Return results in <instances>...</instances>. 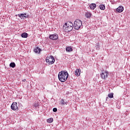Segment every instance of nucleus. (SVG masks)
<instances>
[{
    "label": "nucleus",
    "instance_id": "12",
    "mask_svg": "<svg viewBox=\"0 0 130 130\" xmlns=\"http://www.w3.org/2000/svg\"><path fill=\"white\" fill-rule=\"evenodd\" d=\"M117 11L118 12V13H121L123 11V7H119L117 9Z\"/></svg>",
    "mask_w": 130,
    "mask_h": 130
},
{
    "label": "nucleus",
    "instance_id": "7",
    "mask_svg": "<svg viewBox=\"0 0 130 130\" xmlns=\"http://www.w3.org/2000/svg\"><path fill=\"white\" fill-rule=\"evenodd\" d=\"M49 38L52 40H57L58 39V35L57 34L51 35L49 36Z\"/></svg>",
    "mask_w": 130,
    "mask_h": 130
},
{
    "label": "nucleus",
    "instance_id": "6",
    "mask_svg": "<svg viewBox=\"0 0 130 130\" xmlns=\"http://www.w3.org/2000/svg\"><path fill=\"white\" fill-rule=\"evenodd\" d=\"M11 109H12V110H14L16 111L19 110V108L18 107L17 102H13L11 105Z\"/></svg>",
    "mask_w": 130,
    "mask_h": 130
},
{
    "label": "nucleus",
    "instance_id": "15",
    "mask_svg": "<svg viewBox=\"0 0 130 130\" xmlns=\"http://www.w3.org/2000/svg\"><path fill=\"white\" fill-rule=\"evenodd\" d=\"M21 37L22 38H27L28 37V34L24 32L21 34Z\"/></svg>",
    "mask_w": 130,
    "mask_h": 130
},
{
    "label": "nucleus",
    "instance_id": "2",
    "mask_svg": "<svg viewBox=\"0 0 130 130\" xmlns=\"http://www.w3.org/2000/svg\"><path fill=\"white\" fill-rule=\"evenodd\" d=\"M63 29H65L66 32H70L73 29H74V24L71 21H68L64 23L63 27Z\"/></svg>",
    "mask_w": 130,
    "mask_h": 130
},
{
    "label": "nucleus",
    "instance_id": "20",
    "mask_svg": "<svg viewBox=\"0 0 130 130\" xmlns=\"http://www.w3.org/2000/svg\"><path fill=\"white\" fill-rule=\"evenodd\" d=\"M108 97H109V98H113V93H109Z\"/></svg>",
    "mask_w": 130,
    "mask_h": 130
},
{
    "label": "nucleus",
    "instance_id": "24",
    "mask_svg": "<svg viewBox=\"0 0 130 130\" xmlns=\"http://www.w3.org/2000/svg\"><path fill=\"white\" fill-rule=\"evenodd\" d=\"M108 98H107V99H106V100H107V99H108Z\"/></svg>",
    "mask_w": 130,
    "mask_h": 130
},
{
    "label": "nucleus",
    "instance_id": "19",
    "mask_svg": "<svg viewBox=\"0 0 130 130\" xmlns=\"http://www.w3.org/2000/svg\"><path fill=\"white\" fill-rule=\"evenodd\" d=\"M60 104H61V105H66V104H67V103H66L62 99L60 101Z\"/></svg>",
    "mask_w": 130,
    "mask_h": 130
},
{
    "label": "nucleus",
    "instance_id": "3",
    "mask_svg": "<svg viewBox=\"0 0 130 130\" xmlns=\"http://www.w3.org/2000/svg\"><path fill=\"white\" fill-rule=\"evenodd\" d=\"M82 22L79 19H77L75 21L74 23V27L75 30H79V29H82L83 28Z\"/></svg>",
    "mask_w": 130,
    "mask_h": 130
},
{
    "label": "nucleus",
    "instance_id": "18",
    "mask_svg": "<svg viewBox=\"0 0 130 130\" xmlns=\"http://www.w3.org/2000/svg\"><path fill=\"white\" fill-rule=\"evenodd\" d=\"M9 66L11 68H14L16 67V63L15 62H11Z\"/></svg>",
    "mask_w": 130,
    "mask_h": 130
},
{
    "label": "nucleus",
    "instance_id": "8",
    "mask_svg": "<svg viewBox=\"0 0 130 130\" xmlns=\"http://www.w3.org/2000/svg\"><path fill=\"white\" fill-rule=\"evenodd\" d=\"M18 16L20 18V19H26V18H28L26 13L18 14Z\"/></svg>",
    "mask_w": 130,
    "mask_h": 130
},
{
    "label": "nucleus",
    "instance_id": "4",
    "mask_svg": "<svg viewBox=\"0 0 130 130\" xmlns=\"http://www.w3.org/2000/svg\"><path fill=\"white\" fill-rule=\"evenodd\" d=\"M46 61L48 64H53V63H54V61H55V59L53 56L51 55L50 57L46 59Z\"/></svg>",
    "mask_w": 130,
    "mask_h": 130
},
{
    "label": "nucleus",
    "instance_id": "16",
    "mask_svg": "<svg viewBox=\"0 0 130 130\" xmlns=\"http://www.w3.org/2000/svg\"><path fill=\"white\" fill-rule=\"evenodd\" d=\"M47 122H48V123H51L52 122H53V118H50L47 119Z\"/></svg>",
    "mask_w": 130,
    "mask_h": 130
},
{
    "label": "nucleus",
    "instance_id": "17",
    "mask_svg": "<svg viewBox=\"0 0 130 130\" xmlns=\"http://www.w3.org/2000/svg\"><path fill=\"white\" fill-rule=\"evenodd\" d=\"M100 9L101 10H102L103 11H104V10H105V5H101L100 6Z\"/></svg>",
    "mask_w": 130,
    "mask_h": 130
},
{
    "label": "nucleus",
    "instance_id": "22",
    "mask_svg": "<svg viewBox=\"0 0 130 130\" xmlns=\"http://www.w3.org/2000/svg\"><path fill=\"white\" fill-rule=\"evenodd\" d=\"M37 106H38V105L36 104V105H35V107H37Z\"/></svg>",
    "mask_w": 130,
    "mask_h": 130
},
{
    "label": "nucleus",
    "instance_id": "21",
    "mask_svg": "<svg viewBox=\"0 0 130 130\" xmlns=\"http://www.w3.org/2000/svg\"><path fill=\"white\" fill-rule=\"evenodd\" d=\"M53 112H56V111H57V108H54L53 109Z\"/></svg>",
    "mask_w": 130,
    "mask_h": 130
},
{
    "label": "nucleus",
    "instance_id": "1",
    "mask_svg": "<svg viewBox=\"0 0 130 130\" xmlns=\"http://www.w3.org/2000/svg\"><path fill=\"white\" fill-rule=\"evenodd\" d=\"M58 78L60 82L64 83L69 78V73L67 71H61L58 75Z\"/></svg>",
    "mask_w": 130,
    "mask_h": 130
},
{
    "label": "nucleus",
    "instance_id": "23",
    "mask_svg": "<svg viewBox=\"0 0 130 130\" xmlns=\"http://www.w3.org/2000/svg\"><path fill=\"white\" fill-rule=\"evenodd\" d=\"M22 82H26V79H23V80H22Z\"/></svg>",
    "mask_w": 130,
    "mask_h": 130
},
{
    "label": "nucleus",
    "instance_id": "10",
    "mask_svg": "<svg viewBox=\"0 0 130 130\" xmlns=\"http://www.w3.org/2000/svg\"><path fill=\"white\" fill-rule=\"evenodd\" d=\"M34 52H35V53H40V52L41 51V49H40L39 47H37L34 49Z\"/></svg>",
    "mask_w": 130,
    "mask_h": 130
},
{
    "label": "nucleus",
    "instance_id": "9",
    "mask_svg": "<svg viewBox=\"0 0 130 130\" xmlns=\"http://www.w3.org/2000/svg\"><path fill=\"white\" fill-rule=\"evenodd\" d=\"M75 74L77 77H79L80 75H81V69H76V70L75 72Z\"/></svg>",
    "mask_w": 130,
    "mask_h": 130
},
{
    "label": "nucleus",
    "instance_id": "11",
    "mask_svg": "<svg viewBox=\"0 0 130 130\" xmlns=\"http://www.w3.org/2000/svg\"><path fill=\"white\" fill-rule=\"evenodd\" d=\"M96 5L95 4H91L89 5V7L90 8V10H94L95 9H96Z\"/></svg>",
    "mask_w": 130,
    "mask_h": 130
},
{
    "label": "nucleus",
    "instance_id": "14",
    "mask_svg": "<svg viewBox=\"0 0 130 130\" xmlns=\"http://www.w3.org/2000/svg\"><path fill=\"white\" fill-rule=\"evenodd\" d=\"M66 51L67 52H71V51H73V49L72 47H68L66 48Z\"/></svg>",
    "mask_w": 130,
    "mask_h": 130
},
{
    "label": "nucleus",
    "instance_id": "13",
    "mask_svg": "<svg viewBox=\"0 0 130 130\" xmlns=\"http://www.w3.org/2000/svg\"><path fill=\"white\" fill-rule=\"evenodd\" d=\"M91 16H92V14L91 13L89 12H86L85 13V17L86 18H91Z\"/></svg>",
    "mask_w": 130,
    "mask_h": 130
},
{
    "label": "nucleus",
    "instance_id": "5",
    "mask_svg": "<svg viewBox=\"0 0 130 130\" xmlns=\"http://www.w3.org/2000/svg\"><path fill=\"white\" fill-rule=\"evenodd\" d=\"M100 75L103 80H106L107 78H108V76L109 75V72H108V71H103Z\"/></svg>",
    "mask_w": 130,
    "mask_h": 130
}]
</instances>
